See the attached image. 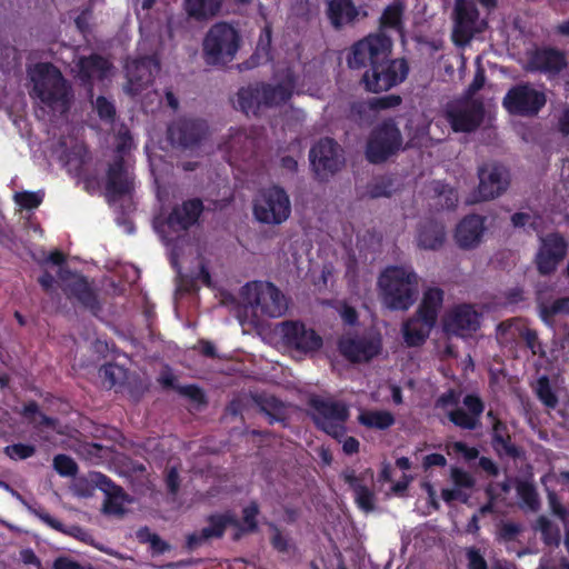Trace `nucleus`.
<instances>
[{"label": "nucleus", "mask_w": 569, "mask_h": 569, "mask_svg": "<svg viewBox=\"0 0 569 569\" xmlns=\"http://www.w3.org/2000/svg\"><path fill=\"white\" fill-rule=\"evenodd\" d=\"M32 91L49 108L69 109L71 87L59 68L51 62H40L31 74Z\"/></svg>", "instance_id": "3"}, {"label": "nucleus", "mask_w": 569, "mask_h": 569, "mask_svg": "<svg viewBox=\"0 0 569 569\" xmlns=\"http://www.w3.org/2000/svg\"><path fill=\"white\" fill-rule=\"evenodd\" d=\"M438 312L439 310L420 303L413 318L432 329L436 325Z\"/></svg>", "instance_id": "61"}, {"label": "nucleus", "mask_w": 569, "mask_h": 569, "mask_svg": "<svg viewBox=\"0 0 569 569\" xmlns=\"http://www.w3.org/2000/svg\"><path fill=\"white\" fill-rule=\"evenodd\" d=\"M341 477L352 490L357 507L367 513L373 511L376 508V495L363 483V477L356 475V471L349 468L341 473Z\"/></svg>", "instance_id": "30"}, {"label": "nucleus", "mask_w": 569, "mask_h": 569, "mask_svg": "<svg viewBox=\"0 0 569 569\" xmlns=\"http://www.w3.org/2000/svg\"><path fill=\"white\" fill-rule=\"evenodd\" d=\"M451 449L455 453L461 455L465 460L471 461L479 457V450L476 447H470L463 441H455L451 445Z\"/></svg>", "instance_id": "63"}, {"label": "nucleus", "mask_w": 569, "mask_h": 569, "mask_svg": "<svg viewBox=\"0 0 569 569\" xmlns=\"http://www.w3.org/2000/svg\"><path fill=\"white\" fill-rule=\"evenodd\" d=\"M517 495L520 500L532 511H537L540 501L536 487L528 481H519L517 485Z\"/></svg>", "instance_id": "41"}, {"label": "nucleus", "mask_w": 569, "mask_h": 569, "mask_svg": "<svg viewBox=\"0 0 569 569\" xmlns=\"http://www.w3.org/2000/svg\"><path fill=\"white\" fill-rule=\"evenodd\" d=\"M445 113L455 132H472L483 121L485 107L480 100H463L448 104Z\"/></svg>", "instance_id": "15"}, {"label": "nucleus", "mask_w": 569, "mask_h": 569, "mask_svg": "<svg viewBox=\"0 0 569 569\" xmlns=\"http://www.w3.org/2000/svg\"><path fill=\"white\" fill-rule=\"evenodd\" d=\"M208 527L202 528V537L220 539L224 536L228 526L240 527L237 517L227 511L224 513H212L207 517Z\"/></svg>", "instance_id": "35"}, {"label": "nucleus", "mask_w": 569, "mask_h": 569, "mask_svg": "<svg viewBox=\"0 0 569 569\" xmlns=\"http://www.w3.org/2000/svg\"><path fill=\"white\" fill-rule=\"evenodd\" d=\"M480 328V313L471 305L462 303L455 307L443 319L447 333L466 337Z\"/></svg>", "instance_id": "22"}, {"label": "nucleus", "mask_w": 569, "mask_h": 569, "mask_svg": "<svg viewBox=\"0 0 569 569\" xmlns=\"http://www.w3.org/2000/svg\"><path fill=\"white\" fill-rule=\"evenodd\" d=\"M4 453L11 459L24 460L36 453V447L28 443H13L4 448Z\"/></svg>", "instance_id": "54"}, {"label": "nucleus", "mask_w": 569, "mask_h": 569, "mask_svg": "<svg viewBox=\"0 0 569 569\" xmlns=\"http://www.w3.org/2000/svg\"><path fill=\"white\" fill-rule=\"evenodd\" d=\"M31 512L40 519L44 525L50 527L51 529L64 533L67 536L73 537L79 541L87 542L91 536L90 533L80 526L73 525L70 527H66L60 520L53 518L44 508H33Z\"/></svg>", "instance_id": "32"}, {"label": "nucleus", "mask_w": 569, "mask_h": 569, "mask_svg": "<svg viewBox=\"0 0 569 569\" xmlns=\"http://www.w3.org/2000/svg\"><path fill=\"white\" fill-rule=\"evenodd\" d=\"M462 403L467 408V412L480 422V417L485 410L482 399L476 393H468L463 397Z\"/></svg>", "instance_id": "55"}, {"label": "nucleus", "mask_w": 569, "mask_h": 569, "mask_svg": "<svg viewBox=\"0 0 569 569\" xmlns=\"http://www.w3.org/2000/svg\"><path fill=\"white\" fill-rule=\"evenodd\" d=\"M293 89L292 77H287L286 80L277 84L251 83L238 90L233 106L246 116H258L261 107L271 108L286 103L292 97Z\"/></svg>", "instance_id": "2"}, {"label": "nucleus", "mask_w": 569, "mask_h": 569, "mask_svg": "<svg viewBox=\"0 0 569 569\" xmlns=\"http://www.w3.org/2000/svg\"><path fill=\"white\" fill-rule=\"evenodd\" d=\"M402 142L403 138L395 119H385L369 134L366 158L373 164L383 163L398 153Z\"/></svg>", "instance_id": "6"}, {"label": "nucleus", "mask_w": 569, "mask_h": 569, "mask_svg": "<svg viewBox=\"0 0 569 569\" xmlns=\"http://www.w3.org/2000/svg\"><path fill=\"white\" fill-rule=\"evenodd\" d=\"M69 273L71 274V279L63 286V292L68 299H76L78 303L89 310L91 315L98 316L102 310V306L88 278L83 274Z\"/></svg>", "instance_id": "24"}, {"label": "nucleus", "mask_w": 569, "mask_h": 569, "mask_svg": "<svg viewBox=\"0 0 569 569\" xmlns=\"http://www.w3.org/2000/svg\"><path fill=\"white\" fill-rule=\"evenodd\" d=\"M556 315H569V297L556 299L541 310V317L545 320Z\"/></svg>", "instance_id": "58"}, {"label": "nucleus", "mask_w": 569, "mask_h": 569, "mask_svg": "<svg viewBox=\"0 0 569 569\" xmlns=\"http://www.w3.org/2000/svg\"><path fill=\"white\" fill-rule=\"evenodd\" d=\"M367 192L371 199L390 198L395 192V179L388 174L376 177L368 184Z\"/></svg>", "instance_id": "40"}, {"label": "nucleus", "mask_w": 569, "mask_h": 569, "mask_svg": "<svg viewBox=\"0 0 569 569\" xmlns=\"http://www.w3.org/2000/svg\"><path fill=\"white\" fill-rule=\"evenodd\" d=\"M430 331L431 328L415 318L407 320L402 327L403 340L408 347L422 346Z\"/></svg>", "instance_id": "37"}, {"label": "nucleus", "mask_w": 569, "mask_h": 569, "mask_svg": "<svg viewBox=\"0 0 569 569\" xmlns=\"http://www.w3.org/2000/svg\"><path fill=\"white\" fill-rule=\"evenodd\" d=\"M259 515V506L256 501H251L242 510L243 526L240 523V529L247 532H256L258 530L257 517Z\"/></svg>", "instance_id": "47"}, {"label": "nucleus", "mask_w": 569, "mask_h": 569, "mask_svg": "<svg viewBox=\"0 0 569 569\" xmlns=\"http://www.w3.org/2000/svg\"><path fill=\"white\" fill-rule=\"evenodd\" d=\"M450 477L452 482L458 488H472L475 486V479L466 470L459 467H452L450 470Z\"/></svg>", "instance_id": "60"}, {"label": "nucleus", "mask_w": 569, "mask_h": 569, "mask_svg": "<svg viewBox=\"0 0 569 569\" xmlns=\"http://www.w3.org/2000/svg\"><path fill=\"white\" fill-rule=\"evenodd\" d=\"M402 103V98L399 94L391 93L382 97L371 98V110L375 112L381 110H389L399 107Z\"/></svg>", "instance_id": "52"}, {"label": "nucleus", "mask_w": 569, "mask_h": 569, "mask_svg": "<svg viewBox=\"0 0 569 569\" xmlns=\"http://www.w3.org/2000/svg\"><path fill=\"white\" fill-rule=\"evenodd\" d=\"M208 124L204 120L179 118L168 127V139L173 146L182 149H193L206 139Z\"/></svg>", "instance_id": "17"}, {"label": "nucleus", "mask_w": 569, "mask_h": 569, "mask_svg": "<svg viewBox=\"0 0 569 569\" xmlns=\"http://www.w3.org/2000/svg\"><path fill=\"white\" fill-rule=\"evenodd\" d=\"M310 163L320 180H327L342 167L345 159L339 143L329 137L320 139L309 152Z\"/></svg>", "instance_id": "13"}, {"label": "nucleus", "mask_w": 569, "mask_h": 569, "mask_svg": "<svg viewBox=\"0 0 569 569\" xmlns=\"http://www.w3.org/2000/svg\"><path fill=\"white\" fill-rule=\"evenodd\" d=\"M127 493L123 489H116V493L112 492L107 497L103 505V510L107 513L120 515L123 513V502L126 501Z\"/></svg>", "instance_id": "49"}, {"label": "nucleus", "mask_w": 569, "mask_h": 569, "mask_svg": "<svg viewBox=\"0 0 569 569\" xmlns=\"http://www.w3.org/2000/svg\"><path fill=\"white\" fill-rule=\"evenodd\" d=\"M291 213L290 199L287 191L280 186L263 188L253 203L256 219L267 224H280Z\"/></svg>", "instance_id": "10"}, {"label": "nucleus", "mask_w": 569, "mask_h": 569, "mask_svg": "<svg viewBox=\"0 0 569 569\" xmlns=\"http://www.w3.org/2000/svg\"><path fill=\"white\" fill-rule=\"evenodd\" d=\"M491 447L499 456L517 459L521 456L520 448L512 442L511 435L507 423L502 420H497L491 427Z\"/></svg>", "instance_id": "31"}, {"label": "nucleus", "mask_w": 569, "mask_h": 569, "mask_svg": "<svg viewBox=\"0 0 569 569\" xmlns=\"http://www.w3.org/2000/svg\"><path fill=\"white\" fill-rule=\"evenodd\" d=\"M96 110L101 120L113 121L116 117V108L106 97L99 96L96 100Z\"/></svg>", "instance_id": "59"}, {"label": "nucleus", "mask_w": 569, "mask_h": 569, "mask_svg": "<svg viewBox=\"0 0 569 569\" xmlns=\"http://www.w3.org/2000/svg\"><path fill=\"white\" fill-rule=\"evenodd\" d=\"M203 210L204 206L200 198L184 200L172 208L166 223L173 231H187L198 222Z\"/></svg>", "instance_id": "25"}, {"label": "nucleus", "mask_w": 569, "mask_h": 569, "mask_svg": "<svg viewBox=\"0 0 569 569\" xmlns=\"http://www.w3.org/2000/svg\"><path fill=\"white\" fill-rule=\"evenodd\" d=\"M227 147L234 157L246 159L253 152L254 140L244 129L231 128Z\"/></svg>", "instance_id": "36"}, {"label": "nucleus", "mask_w": 569, "mask_h": 569, "mask_svg": "<svg viewBox=\"0 0 569 569\" xmlns=\"http://www.w3.org/2000/svg\"><path fill=\"white\" fill-rule=\"evenodd\" d=\"M443 301V291L440 288H429L425 291L421 303L432 307L437 310L440 309Z\"/></svg>", "instance_id": "62"}, {"label": "nucleus", "mask_w": 569, "mask_h": 569, "mask_svg": "<svg viewBox=\"0 0 569 569\" xmlns=\"http://www.w3.org/2000/svg\"><path fill=\"white\" fill-rule=\"evenodd\" d=\"M546 103V92L530 82L512 86L502 99V106L510 114L528 118L536 117Z\"/></svg>", "instance_id": "11"}, {"label": "nucleus", "mask_w": 569, "mask_h": 569, "mask_svg": "<svg viewBox=\"0 0 569 569\" xmlns=\"http://www.w3.org/2000/svg\"><path fill=\"white\" fill-rule=\"evenodd\" d=\"M378 283L383 303L390 310H408L417 299L418 276L410 267H387Z\"/></svg>", "instance_id": "1"}, {"label": "nucleus", "mask_w": 569, "mask_h": 569, "mask_svg": "<svg viewBox=\"0 0 569 569\" xmlns=\"http://www.w3.org/2000/svg\"><path fill=\"white\" fill-rule=\"evenodd\" d=\"M486 218L480 214H468L457 226L455 239L459 248L469 250L481 242Z\"/></svg>", "instance_id": "27"}, {"label": "nucleus", "mask_w": 569, "mask_h": 569, "mask_svg": "<svg viewBox=\"0 0 569 569\" xmlns=\"http://www.w3.org/2000/svg\"><path fill=\"white\" fill-rule=\"evenodd\" d=\"M43 197L38 192L21 191L14 194V201L22 209L32 210L38 208L42 202Z\"/></svg>", "instance_id": "53"}, {"label": "nucleus", "mask_w": 569, "mask_h": 569, "mask_svg": "<svg viewBox=\"0 0 569 569\" xmlns=\"http://www.w3.org/2000/svg\"><path fill=\"white\" fill-rule=\"evenodd\" d=\"M77 69L81 84L92 88L94 78L103 80L107 77L111 69V63L101 54L91 53L79 58Z\"/></svg>", "instance_id": "28"}, {"label": "nucleus", "mask_w": 569, "mask_h": 569, "mask_svg": "<svg viewBox=\"0 0 569 569\" xmlns=\"http://www.w3.org/2000/svg\"><path fill=\"white\" fill-rule=\"evenodd\" d=\"M370 111H372L371 99L368 101L357 100L350 103L348 117L356 122H363L369 118Z\"/></svg>", "instance_id": "51"}, {"label": "nucleus", "mask_w": 569, "mask_h": 569, "mask_svg": "<svg viewBox=\"0 0 569 569\" xmlns=\"http://www.w3.org/2000/svg\"><path fill=\"white\" fill-rule=\"evenodd\" d=\"M452 42L460 48L466 47L477 33L483 32L488 23L480 19V12L473 0H455L452 10Z\"/></svg>", "instance_id": "9"}, {"label": "nucleus", "mask_w": 569, "mask_h": 569, "mask_svg": "<svg viewBox=\"0 0 569 569\" xmlns=\"http://www.w3.org/2000/svg\"><path fill=\"white\" fill-rule=\"evenodd\" d=\"M240 43L241 37L237 29L228 22H217L203 38V59L209 66H226L234 59Z\"/></svg>", "instance_id": "4"}, {"label": "nucleus", "mask_w": 569, "mask_h": 569, "mask_svg": "<svg viewBox=\"0 0 569 569\" xmlns=\"http://www.w3.org/2000/svg\"><path fill=\"white\" fill-rule=\"evenodd\" d=\"M536 393L538 399L547 407L555 409L558 405V398L551 388L549 378L542 376L537 381Z\"/></svg>", "instance_id": "42"}, {"label": "nucleus", "mask_w": 569, "mask_h": 569, "mask_svg": "<svg viewBox=\"0 0 569 569\" xmlns=\"http://www.w3.org/2000/svg\"><path fill=\"white\" fill-rule=\"evenodd\" d=\"M522 532V526L512 521H500L497 526V537L505 542L515 541Z\"/></svg>", "instance_id": "48"}, {"label": "nucleus", "mask_w": 569, "mask_h": 569, "mask_svg": "<svg viewBox=\"0 0 569 569\" xmlns=\"http://www.w3.org/2000/svg\"><path fill=\"white\" fill-rule=\"evenodd\" d=\"M283 343L300 352H313L322 347V338L311 328L298 320H287L280 325Z\"/></svg>", "instance_id": "19"}, {"label": "nucleus", "mask_w": 569, "mask_h": 569, "mask_svg": "<svg viewBox=\"0 0 569 569\" xmlns=\"http://www.w3.org/2000/svg\"><path fill=\"white\" fill-rule=\"evenodd\" d=\"M358 423L370 430L385 431L391 428L396 418L388 410L365 409L357 417Z\"/></svg>", "instance_id": "34"}, {"label": "nucleus", "mask_w": 569, "mask_h": 569, "mask_svg": "<svg viewBox=\"0 0 569 569\" xmlns=\"http://www.w3.org/2000/svg\"><path fill=\"white\" fill-rule=\"evenodd\" d=\"M359 16L360 9L353 0H326V17L336 31L353 27Z\"/></svg>", "instance_id": "26"}, {"label": "nucleus", "mask_w": 569, "mask_h": 569, "mask_svg": "<svg viewBox=\"0 0 569 569\" xmlns=\"http://www.w3.org/2000/svg\"><path fill=\"white\" fill-rule=\"evenodd\" d=\"M382 348L381 338L372 336H345L338 341L340 355L352 363L368 362Z\"/></svg>", "instance_id": "18"}, {"label": "nucleus", "mask_w": 569, "mask_h": 569, "mask_svg": "<svg viewBox=\"0 0 569 569\" xmlns=\"http://www.w3.org/2000/svg\"><path fill=\"white\" fill-rule=\"evenodd\" d=\"M160 63L153 56L133 59L126 66V74L131 93L138 94L153 83Z\"/></svg>", "instance_id": "21"}, {"label": "nucleus", "mask_w": 569, "mask_h": 569, "mask_svg": "<svg viewBox=\"0 0 569 569\" xmlns=\"http://www.w3.org/2000/svg\"><path fill=\"white\" fill-rule=\"evenodd\" d=\"M519 336L525 341L526 347L531 351L533 356H546V351L541 341L539 340L537 330L525 327L520 330Z\"/></svg>", "instance_id": "45"}, {"label": "nucleus", "mask_w": 569, "mask_h": 569, "mask_svg": "<svg viewBox=\"0 0 569 569\" xmlns=\"http://www.w3.org/2000/svg\"><path fill=\"white\" fill-rule=\"evenodd\" d=\"M247 301L254 313L269 318L281 317L287 310V301L282 292L271 282L254 281L243 288Z\"/></svg>", "instance_id": "12"}, {"label": "nucleus", "mask_w": 569, "mask_h": 569, "mask_svg": "<svg viewBox=\"0 0 569 569\" xmlns=\"http://www.w3.org/2000/svg\"><path fill=\"white\" fill-rule=\"evenodd\" d=\"M138 537L142 542H149L153 553L163 555L170 550V545L160 538L159 535L150 532L148 528L140 529Z\"/></svg>", "instance_id": "43"}, {"label": "nucleus", "mask_w": 569, "mask_h": 569, "mask_svg": "<svg viewBox=\"0 0 569 569\" xmlns=\"http://www.w3.org/2000/svg\"><path fill=\"white\" fill-rule=\"evenodd\" d=\"M417 246L423 250L437 251L446 242V228L443 223L433 219H426L420 222L417 237Z\"/></svg>", "instance_id": "29"}, {"label": "nucleus", "mask_w": 569, "mask_h": 569, "mask_svg": "<svg viewBox=\"0 0 569 569\" xmlns=\"http://www.w3.org/2000/svg\"><path fill=\"white\" fill-rule=\"evenodd\" d=\"M177 390L198 406H206L208 402L203 390L197 385L179 386Z\"/></svg>", "instance_id": "57"}, {"label": "nucleus", "mask_w": 569, "mask_h": 569, "mask_svg": "<svg viewBox=\"0 0 569 569\" xmlns=\"http://www.w3.org/2000/svg\"><path fill=\"white\" fill-rule=\"evenodd\" d=\"M448 419L456 427H459L465 430H475L480 426V422L477 421L472 416H470L467 411L461 408H456L448 413Z\"/></svg>", "instance_id": "44"}, {"label": "nucleus", "mask_w": 569, "mask_h": 569, "mask_svg": "<svg viewBox=\"0 0 569 569\" xmlns=\"http://www.w3.org/2000/svg\"><path fill=\"white\" fill-rule=\"evenodd\" d=\"M567 67V54L561 49L543 46L527 52L526 70L543 74L549 80L559 77Z\"/></svg>", "instance_id": "14"}, {"label": "nucleus", "mask_w": 569, "mask_h": 569, "mask_svg": "<svg viewBox=\"0 0 569 569\" xmlns=\"http://www.w3.org/2000/svg\"><path fill=\"white\" fill-rule=\"evenodd\" d=\"M405 7L401 2L395 1L387 6L380 17V27L386 29L402 30Z\"/></svg>", "instance_id": "38"}, {"label": "nucleus", "mask_w": 569, "mask_h": 569, "mask_svg": "<svg viewBox=\"0 0 569 569\" xmlns=\"http://www.w3.org/2000/svg\"><path fill=\"white\" fill-rule=\"evenodd\" d=\"M308 405L312 410L311 419L315 426L337 441H341L347 433L349 406L345 401L320 396H312Z\"/></svg>", "instance_id": "5"}, {"label": "nucleus", "mask_w": 569, "mask_h": 569, "mask_svg": "<svg viewBox=\"0 0 569 569\" xmlns=\"http://www.w3.org/2000/svg\"><path fill=\"white\" fill-rule=\"evenodd\" d=\"M52 569H91V568L84 567L80 562H78L67 556H59L53 560Z\"/></svg>", "instance_id": "64"}, {"label": "nucleus", "mask_w": 569, "mask_h": 569, "mask_svg": "<svg viewBox=\"0 0 569 569\" xmlns=\"http://www.w3.org/2000/svg\"><path fill=\"white\" fill-rule=\"evenodd\" d=\"M568 242L560 232H550L540 237V247L535 262L541 276H549L556 271L559 263L566 258Z\"/></svg>", "instance_id": "16"}, {"label": "nucleus", "mask_w": 569, "mask_h": 569, "mask_svg": "<svg viewBox=\"0 0 569 569\" xmlns=\"http://www.w3.org/2000/svg\"><path fill=\"white\" fill-rule=\"evenodd\" d=\"M53 468L62 477H73L78 472L76 461L64 453H59L53 458Z\"/></svg>", "instance_id": "46"}, {"label": "nucleus", "mask_w": 569, "mask_h": 569, "mask_svg": "<svg viewBox=\"0 0 569 569\" xmlns=\"http://www.w3.org/2000/svg\"><path fill=\"white\" fill-rule=\"evenodd\" d=\"M271 43H272V28L270 23H266L262 28L258 42L256 54L266 57L267 60L271 58Z\"/></svg>", "instance_id": "50"}, {"label": "nucleus", "mask_w": 569, "mask_h": 569, "mask_svg": "<svg viewBox=\"0 0 569 569\" xmlns=\"http://www.w3.org/2000/svg\"><path fill=\"white\" fill-rule=\"evenodd\" d=\"M478 199L490 200L502 194L509 186L508 170L497 163H485L478 169Z\"/></svg>", "instance_id": "20"}, {"label": "nucleus", "mask_w": 569, "mask_h": 569, "mask_svg": "<svg viewBox=\"0 0 569 569\" xmlns=\"http://www.w3.org/2000/svg\"><path fill=\"white\" fill-rule=\"evenodd\" d=\"M133 190V174L129 171L122 154L114 156L106 173L107 194L119 199Z\"/></svg>", "instance_id": "23"}, {"label": "nucleus", "mask_w": 569, "mask_h": 569, "mask_svg": "<svg viewBox=\"0 0 569 569\" xmlns=\"http://www.w3.org/2000/svg\"><path fill=\"white\" fill-rule=\"evenodd\" d=\"M468 569H489L485 555L475 546L466 548Z\"/></svg>", "instance_id": "56"}, {"label": "nucleus", "mask_w": 569, "mask_h": 569, "mask_svg": "<svg viewBox=\"0 0 569 569\" xmlns=\"http://www.w3.org/2000/svg\"><path fill=\"white\" fill-rule=\"evenodd\" d=\"M223 0H183V9L189 18L196 21H207L216 17Z\"/></svg>", "instance_id": "33"}, {"label": "nucleus", "mask_w": 569, "mask_h": 569, "mask_svg": "<svg viewBox=\"0 0 569 569\" xmlns=\"http://www.w3.org/2000/svg\"><path fill=\"white\" fill-rule=\"evenodd\" d=\"M392 47V39L386 33H370L351 46L348 66L350 69L372 68L391 56Z\"/></svg>", "instance_id": "8"}, {"label": "nucleus", "mask_w": 569, "mask_h": 569, "mask_svg": "<svg viewBox=\"0 0 569 569\" xmlns=\"http://www.w3.org/2000/svg\"><path fill=\"white\" fill-rule=\"evenodd\" d=\"M99 377L102 379L104 387L111 389L118 385H123L127 370L117 363L109 362L99 369Z\"/></svg>", "instance_id": "39"}, {"label": "nucleus", "mask_w": 569, "mask_h": 569, "mask_svg": "<svg viewBox=\"0 0 569 569\" xmlns=\"http://www.w3.org/2000/svg\"><path fill=\"white\" fill-rule=\"evenodd\" d=\"M409 74V64L405 58L391 56L372 68L366 69L361 83L368 92L380 93L402 83Z\"/></svg>", "instance_id": "7"}]
</instances>
